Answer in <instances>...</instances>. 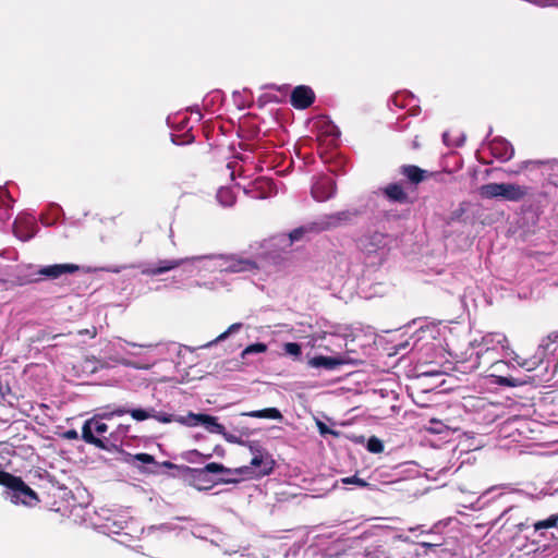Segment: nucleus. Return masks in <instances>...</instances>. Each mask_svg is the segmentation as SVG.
I'll use <instances>...</instances> for the list:
<instances>
[{
	"label": "nucleus",
	"mask_w": 558,
	"mask_h": 558,
	"mask_svg": "<svg viewBox=\"0 0 558 558\" xmlns=\"http://www.w3.org/2000/svg\"><path fill=\"white\" fill-rule=\"evenodd\" d=\"M250 448L253 453L250 464L235 469L233 473L248 478H258L269 475L276 464L271 454L264 449H255L253 446Z\"/></svg>",
	"instance_id": "4"
},
{
	"label": "nucleus",
	"mask_w": 558,
	"mask_h": 558,
	"mask_svg": "<svg viewBox=\"0 0 558 558\" xmlns=\"http://www.w3.org/2000/svg\"><path fill=\"white\" fill-rule=\"evenodd\" d=\"M78 270L75 264H54L40 268L38 274L46 278L57 279L64 274H73Z\"/></svg>",
	"instance_id": "14"
},
{
	"label": "nucleus",
	"mask_w": 558,
	"mask_h": 558,
	"mask_svg": "<svg viewBox=\"0 0 558 558\" xmlns=\"http://www.w3.org/2000/svg\"><path fill=\"white\" fill-rule=\"evenodd\" d=\"M527 187L515 183H487L478 189L482 198H502L509 202H519L527 195Z\"/></svg>",
	"instance_id": "5"
},
{
	"label": "nucleus",
	"mask_w": 558,
	"mask_h": 558,
	"mask_svg": "<svg viewBox=\"0 0 558 558\" xmlns=\"http://www.w3.org/2000/svg\"><path fill=\"white\" fill-rule=\"evenodd\" d=\"M192 480H193V486L197 489H204V488H209L210 486L207 485L208 484V481L206 477H204L203 480L201 481H195L194 478V474L192 475Z\"/></svg>",
	"instance_id": "39"
},
{
	"label": "nucleus",
	"mask_w": 558,
	"mask_h": 558,
	"mask_svg": "<svg viewBox=\"0 0 558 558\" xmlns=\"http://www.w3.org/2000/svg\"><path fill=\"white\" fill-rule=\"evenodd\" d=\"M328 333L322 332L317 335H313L308 337L307 345L312 349H324L326 351H331L329 347H324V342L327 341Z\"/></svg>",
	"instance_id": "23"
},
{
	"label": "nucleus",
	"mask_w": 558,
	"mask_h": 558,
	"mask_svg": "<svg viewBox=\"0 0 558 558\" xmlns=\"http://www.w3.org/2000/svg\"><path fill=\"white\" fill-rule=\"evenodd\" d=\"M135 460L144 463V464H151L154 463V457L148 454V453H137L135 457H134Z\"/></svg>",
	"instance_id": "37"
},
{
	"label": "nucleus",
	"mask_w": 558,
	"mask_h": 558,
	"mask_svg": "<svg viewBox=\"0 0 558 558\" xmlns=\"http://www.w3.org/2000/svg\"><path fill=\"white\" fill-rule=\"evenodd\" d=\"M241 327H242V324H240V323L232 324L225 332L219 335L214 341L209 342L206 347H209L213 343H217V342H220V341L227 339V337L229 335L239 331L241 329Z\"/></svg>",
	"instance_id": "32"
},
{
	"label": "nucleus",
	"mask_w": 558,
	"mask_h": 558,
	"mask_svg": "<svg viewBox=\"0 0 558 558\" xmlns=\"http://www.w3.org/2000/svg\"><path fill=\"white\" fill-rule=\"evenodd\" d=\"M108 430V425L97 418H90L86 421L82 428V437L88 442L96 445L99 448H104L102 441L95 437V434L102 435Z\"/></svg>",
	"instance_id": "8"
},
{
	"label": "nucleus",
	"mask_w": 558,
	"mask_h": 558,
	"mask_svg": "<svg viewBox=\"0 0 558 558\" xmlns=\"http://www.w3.org/2000/svg\"><path fill=\"white\" fill-rule=\"evenodd\" d=\"M203 262V258L199 256H192L179 259H163L159 260L156 266H149L142 270L144 275L148 276H157L172 269H175L182 265H189L191 270L199 269V263Z\"/></svg>",
	"instance_id": "7"
},
{
	"label": "nucleus",
	"mask_w": 558,
	"mask_h": 558,
	"mask_svg": "<svg viewBox=\"0 0 558 558\" xmlns=\"http://www.w3.org/2000/svg\"><path fill=\"white\" fill-rule=\"evenodd\" d=\"M335 182L330 177L319 178L312 186V195L318 202H324L335 194Z\"/></svg>",
	"instance_id": "11"
},
{
	"label": "nucleus",
	"mask_w": 558,
	"mask_h": 558,
	"mask_svg": "<svg viewBox=\"0 0 558 558\" xmlns=\"http://www.w3.org/2000/svg\"><path fill=\"white\" fill-rule=\"evenodd\" d=\"M130 411L129 410H125V409H122V408H119V409H116L113 412L111 413H106V414H102L101 417L102 418H110L111 416L113 415H117V416H121V415H124L126 413H129Z\"/></svg>",
	"instance_id": "40"
},
{
	"label": "nucleus",
	"mask_w": 558,
	"mask_h": 558,
	"mask_svg": "<svg viewBox=\"0 0 558 558\" xmlns=\"http://www.w3.org/2000/svg\"><path fill=\"white\" fill-rule=\"evenodd\" d=\"M14 234L22 241H27L34 236V220L33 218H19L13 226Z\"/></svg>",
	"instance_id": "17"
},
{
	"label": "nucleus",
	"mask_w": 558,
	"mask_h": 558,
	"mask_svg": "<svg viewBox=\"0 0 558 558\" xmlns=\"http://www.w3.org/2000/svg\"><path fill=\"white\" fill-rule=\"evenodd\" d=\"M78 333H80V335H83V333H85V335H89L92 338H94V337H96V333H97V332H96V329L94 328L93 330H88V329H86V330H81Z\"/></svg>",
	"instance_id": "43"
},
{
	"label": "nucleus",
	"mask_w": 558,
	"mask_h": 558,
	"mask_svg": "<svg viewBox=\"0 0 558 558\" xmlns=\"http://www.w3.org/2000/svg\"><path fill=\"white\" fill-rule=\"evenodd\" d=\"M0 484L7 486L10 489L8 492V498L13 504L32 506L37 501L35 492L29 488L20 477L0 471Z\"/></svg>",
	"instance_id": "6"
},
{
	"label": "nucleus",
	"mask_w": 558,
	"mask_h": 558,
	"mask_svg": "<svg viewBox=\"0 0 558 558\" xmlns=\"http://www.w3.org/2000/svg\"><path fill=\"white\" fill-rule=\"evenodd\" d=\"M319 427H320V432H322V433H325V427H324V425H323V424H319Z\"/></svg>",
	"instance_id": "46"
},
{
	"label": "nucleus",
	"mask_w": 558,
	"mask_h": 558,
	"mask_svg": "<svg viewBox=\"0 0 558 558\" xmlns=\"http://www.w3.org/2000/svg\"><path fill=\"white\" fill-rule=\"evenodd\" d=\"M199 269L221 272H244L256 269L255 262L236 255H202Z\"/></svg>",
	"instance_id": "2"
},
{
	"label": "nucleus",
	"mask_w": 558,
	"mask_h": 558,
	"mask_svg": "<svg viewBox=\"0 0 558 558\" xmlns=\"http://www.w3.org/2000/svg\"><path fill=\"white\" fill-rule=\"evenodd\" d=\"M367 450L373 453H380L384 450V445L377 437H371L367 441Z\"/></svg>",
	"instance_id": "34"
},
{
	"label": "nucleus",
	"mask_w": 558,
	"mask_h": 558,
	"mask_svg": "<svg viewBox=\"0 0 558 558\" xmlns=\"http://www.w3.org/2000/svg\"><path fill=\"white\" fill-rule=\"evenodd\" d=\"M472 345L477 349L476 361L473 368L480 365V359L486 357L487 362L497 361L498 357H511L518 366L527 372L534 371L541 364V356L538 352L531 360L520 359L509 347L508 339L505 335L499 332H490L485 335L480 342L474 340Z\"/></svg>",
	"instance_id": "1"
},
{
	"label": "nucleus",
	"mask_w": 558,
	"mask_h": 558,
	"mask_svg": "<svg viewBox=\"0 0 558 558\" xmlns=\"http://www.w3.org/2000/svg\"><path fill=\"white\" fill-rule=\"evenodd\" d=\"M442 140H444L446 145H448V146L450 145L449 142H448V134L447 133H444Z\"/></svg>",
	"instance_id": "45"
},
{
	"label": "nucleus",
	"mask_w": 558,
	"mask_h": 558,
	"mask_svg": "<svg viewBox=\"0 0 558 558\" xmlns=\"http://www.w3.org/2000/svg\"><path fill=\"white\" fill-rule=\"evenodd\" d=\"M129 414L136 421H145L154 416V410L134 409Z\"/></svg>",
	"instance_id": "29"
},
{
	"label": "nucleus",
	"mask_w": 558,
	"mask_h": 558,
	"mask_svg": "<svg viewBox=\"0 0 558 558\" xmlns=\"http://www.w3.org/2000/svg\"><path fill=\"white\" fill-rule=\"evenodd\" d=\"M315 99L313 89L305 85L296 86L291 93V105L296 109H306Z\"/></svg>",
	"instance_id": "10"
},
{
	"label": "nucleus",
	"mask_w": 558,
	"mask_h": 558,
	"mask_svg": "<svg viewBox=\"0 0 558 558\" xmlns=\"http://www.w3.org/2000/svg\"><path fill=\"white\" fill-rule=\"evenodd\" d=\"M303 234V229H296L292 231L288 236L282 235L279 239V242L283 245H291L294 241L299 240L301 235Z\"/></svg>",
	"instance_id": "33"
},
{
	"label": "nucleus",
	"mask_w": 558,
	"mask_h": 558,
	"mask_svg": "<svg viewBox=\"0 0 558 558\" xmlns=\"http://www.w3.org/2000/svg\"><path fill=\"white\" fill-rule=\"evenodd\" d=\"M400 172L411 183L418 184L426 178V171L414 165H407L400 168Z\"/></svg>",
	"instance_id": "19"
},
{
	"label": "nucleus",
	"mask_w": 558,
	"mask_h": 558,
	"mask_svg": "<svg viewBox=\"0 0 558 558\" xmlns=\"http://www.w3.org/2000/svg\"><path fill=\"white\" fill-rule=\"evenodd\" d=\"M416 530H417L416 527H411V529H410V531H411V532H414V531H416Z\"/></svg>",
	"instance_id": "50"
},
{
	"label": "nucleus",
	"mask_w": 558,
	"mask_h": 558,
	"mask_svg": "<svg viewBox=\"0 0 558 558\" xmlns=\"http://www.w3.org/2000/svg\"><path fill=\"white\" fill-rule=\"evenodd\" d=\"M345 362L347 360L344 356L339 354L332 356L316 355L308 359L307 365L312 368H325L331 371L345 364Z\"/></svg>",
	"instance_id": "13"
},
{
	"label": "nucleus",
	"mask_w": 558,
	"mask_h": 558,
	"mask_svg": "<svg viewBox=\"0 0 558 558\" xmlns=\"http://www.w3.org/2000/svg\"><path fill=\"white\" fill-rule=\"evenodd\" d=\"M356 215L355 211L343 210L336 214L327 215L320 218L318 222L319 230H327L331 228H337L345 225L351 221V219Z\"/></svg>",
	"instance_id": "12"
},
{
	"label": "nucleus",
	"mask_w": 558,
	"mask_h": 558,
	"mask_svg": "<svg viewBox=\"0 0 558 558\" xmlns=\"http://www.w3.org/2000/svg\"><path fill=\"white\" fill-rule=\"evenodd\" d=\"M556 347H558V333L550 336L545 344L539 345L538 348V354L541 356V361L543 360V356L545 354V351L547 350H556Z\"/></svg>",
	"instance_id": "27"
},
{
	"label": "nucleus",
	"mask_w": 558,
	"mask_h": 558,
	"mask_svg": "<svg viewBox=\"0 0 558 558\" xmlns=\"http://www.w3.org/2000/svg\"><path fill=\"white\" fill-rule=\"evenodd\" d=\"M0 202L7 207L10 205V196L7 190L2 186H0Z\"/></svg>",
	"instance_id": "41"
},
{
	"label": "nucleus",
	"mask_w": 558,
	"mask_h": 558,
	"mask_svg": "<svg viewBox=\"0 0 558 558\" xmlns=\"http://www.w3.org/2000/svg\"><path fill=\"white\" fill-rule=\"evenodd\" d=\"M208 473L220 474V473H231V471L229 469H227L226 466H223L221 463L211 462V463L206 464L202 469H195L194 470V478H195V481H201L204 477H206Z\"/></svg>",
	"instance_id": "20"
},
{
	"label": "nucleus",
	"mask_w": 558,
	"mask_h": 558,
	"mask_svg": "<svg viewBox=\"0 0 558 558\" xmlns=\"http://www.w3.org/2000/svg\"><path fill=\"white\" fill-rule=\"evenodd\" d=\"M130 355H132V356H138V354H137V353H130Z\"/></svg>",
	"instance_id": "49"
},
{
	"label": "nucleus",
	"mask_w": 558,
	"mask_h": 558,
	"mask_svg": "<svg viewBox=\"0 0 558 558\" xmlns=\"http://www.w3.org/2000/svg\"><path fill=\"white\" fill-rule=\"evenodd\" d=\"M153 418H155V420H157L158 422H161V423H170V422L177 420V418L173 417V415L166 414V413H159V414H155L154 413Z\"/></svg>",
	"instance_id": "38"
},
{
	"label": "nucleus",
	"mask_w": 558,
	"mask_h": 558,
	"mask_svg": "<svg viewBox=\"0 0 558 558\" xmlns=\"http://www.w3.org/2000/svg\"><path fill=\"white\" fill-rule=\"evenodd\" d=\"M404 543L409 544V537L397 535L393 538L392 546L390 548L389 555L385 556L384 558H396V556H400L404 554Z\"/></svg>",
	"instance_id": "22"
},
{
	"label": "nucleus",
	"mask_w": 558,
	"mask_h": 558,
	"mask_svg": "<svg viewBox=\"0 0 558 558\" xmlns=\"http://www.w3.org/2000/svg\"><path fill=\"white\" fill-rule=\"evenodd\" d=\"M497 383L501 386H507V387H515V386L520 385V383H518L514 378L502 377V376H499L497 378Z\"/></svg>",
	"instance_id": "36"
},
{
	"label": "nucleus",
	"mask_w": 558,
	"mask_h": 558,
	"mask_svg": "<svg viewBox=\"0 0 558 558\" xmlns=\"http://www.w3.org/2000/svg\"><path fill=\"white\" fill-rule=\"evenodd\" d=\"M341 482H342L343 484H354V485H357V486H360V487H365V486H367V485H368L364 480L360 478V477H359V476H356V475L349 476V477H343V478L341 480Z\"/></svg>",
	"instance_id": "35"
},
{
	"label": "nucleus",
	"mask_w": 558,
	"mask_h": 558,
	"mask_svg": "<svg viewBox=\"0 0 558 558\" xmlns=\"http://www.w3.org/2000/svg\"><path fill=\"white\" fill-rule=\"evenodd\" d=\"M254 185L257 190H264L265 187L269 189V192H262L257 197L265 198L271 195L272 182L267 179H258L254 182Z\"/></svg>",
	"instance_id": "30"
},
{
	"label": "nucleus",
	"mask_w": 558,
	"mask_h": 558,
	"mask_svg": "<svg viewBox=\"0 0 558 558\" xmlns=\"http://www.w3.org/2000/svg\"><path fill=\"white\" fill-rule=\"evenodd\" d=\"M490 151L496 158L502 161L511 159L514 154L512 145L504 138L493 141Z\"/></svg>",
	"instance_id": "16"
},
{
	"label": "nucleus",
	"mask_w": 558,
	"mask_h": 558,
	"mask_svg": "<svg viewBox=\"0 0 558 558\" xmlns=\"http://www.w3.org/2000/svg\"><path fill=\"white\" fill-rule=\"evenodd\" d=\"M267 351V345L265 343L258 342L247 345L241 353L242 359H245L248 354L255 353H264Z\"/></svg>",
	"instance_id": "28"
},
{
	"label": "nucleus",
	"mask_w": 558,
	"mask_h": 558,
	"mask_svg": "<svg viewBox=\"0 0 558 558\" xmlns=\"http://www.w3.org/2000/svg\"><path fill=\"white\" fill-rule=\"evenodd\" d=\"M242 415L256 417V418H269V420H282L281 412L276 408H267L263 410H255L250 412H244Z\"/></svg>",
	"instance_id": "21"
},
{
	"label": "nucleus",
	"mask_w": 558,
	"mask_h": 558,
	"mask_svg": "<svg viewBox=\"0 0 558 558\" xmlns=\"http://www.w3.org/2000/svg\"><path fill=\"white\" fill-rule=\"evenodd\" d=\"M438 553L447 554L446 549L440 548V544L437 542L423 541L415 544V548L411 554L413 557H428L435 558Z\"/></svg>",
	"instance_id": "15"
},
{
	"label": "nucleus",
	"mask_w": 558,
	"mask_h": 558,
	"mask_svg": "<svg viewBox=\"0 0 558 558\" xmlns=\"http://www.w3.org/2000/svg\"><path fill=\"white\" fill-rule=\"evenodd\" d=\"M558 523V513L551 514L546 520L537 521L533 524L535 531L543 530V529H549L556 526Z\"/></svg>",
	"instance_id": "26"
},
{
	"label": "nucleus",
	"mask_w": 558,
	"mask_h": 558,
	"mask_svg": "<svg viewBox=\"0 0 558 558\" xmlns=\"http://www.w3.org/2000/svg\"><path fill=\"white\" fill-rule=\"evenodd\" d=\"M338 338L335 336V335H328L327 337V340H328V343H324V347H329L331 349L330 352H333L335 349H333V340H337Z\"/></svg>",
	"instance_id": "42"
},
{
	"label": "nucleus",
	"mask_w": 558,
	"mask_h": 558,
	"mask_svg": "<svg viewBox=\"0 0 558 558\" xmlns=\"http://www.w3.org/2000/svg\"><path fill=\"white\" fill-rule=\"evenodd\" d=\"M284 353L293 356L294 359H299L301 356L302 350L301 345L296 342H287L283 344Z\"/></svg>",
	"instance_id": "31"
},
{
	"label": "nucleus",
	"mask_w": 558,
	"mask_h": 558,
	"mask_svg": "<svg viewBox=\"0 0 558 558\" xmlns=\"http://www.w3.org/2000/svg\"><path fill=\"white\" fill-rule=\"evenodd\" d=\"M199 418L201 425H203L209 433L221 435L228 442L241 444L240 438L226 432L223 425L218 423L217 417L205 414V416H199Z\"/></svg>",
	"instance_id": "9"
},
{
	"label": "nucleus",
	"mask_w": 558,
	"mask_h": 558,
	"mask_svg": "<svg viewBox=\"0 0 558 558\" xmlns=\"http://www.w3.org/2000/svg\"><path fill=\"white\" fill-rule=\"evenodd\" d=\"M383 193L391 202L405 203L408 201L407 193L398 183L388 184L383 189Z\"/></svg>",
	"instance_id": "18"
},
{
	"label": "nucleus",
	"mask_w": 558,
	"mask_h": 558,
	"mask_svg": "<svg viewBox=\"0 0 558 558\" xmlns=\"http://www.w3.org/2000/svg\"><path fill=\"white\" fill-rule=\"evenodd\" d=\"M219 203L223 206H231L234 203V194L229 187H221L217 193Z\"/></svg>",
	"instance_id": "24"
},
{
	"label": "nucleus",
	"mask_w": 558,
	"mask_h": 558,
	"mask_svg": "<svg viewBox=\"0 0 558 558\" xmlns=\"http://www.w3.org/2000/svg\"><path fill=\"white\" fill-rule=\"evenodd\" d=\"M199 416H205V414L189 413L187 416H180L175 421L187 426H197L201 425Z\"/></svg>",
	"instance_id": "25"
},
{
	"label": "nucleus",
	"mask_w": 558,
	"mask_h": 558,
	"mask_svg": "<svg viewBox=\"0 0 558 558\" xmlns=\"http://www.w3.org/2000/svg\"><path fill=\"white\" fill-rule=\"evenodd\" d=\"M191 453L199 456V452L197 450H194Z\"/></svg>",
	"instance_id": "48"
},
{
	"label": "nucleus",
	"mask_w": 558,
	"mask_h": 558,
	"mask_svg": "<svg viewBox=\"0 0 558 558\" xmlns=\"http://www.w3.org/2000/svg\"><path fill=\"white\" fill-rule=\"evenodd\" d=\"M421 534H430V531H421Z\"/></svg>",
	"instance_id": "47"
},
{
	"label": "nucleus",
	"mask_w": 558,
	"mask_h": 558,
	"mask_svg": "<svg viewBox=\"0 0 558 558\" xmlns=\"http://www.w3.org/2000/svg\"><path fill=\"white\" fill-rule=\"evenodd\" d=\"M124 344L131 345L133 348L140 347V348H151L153 344H137L133 342H126L121 339H118L117 341H111L106 345V354H107V363L110 365H123L126 367H132L135 369H149L154 364L155 361H146V362H138V361H132L129 357L124 355L125 348Z\"/></svg>",
	"instance_id": "3"
},
{
	"label": "nucleus",
	"mask_w": 558,
	"mask_h": 558,
	"mask_svg": "<svg viewBox=\"0 0 558 558\" xmlns=\"http://www.w3.org/2000/svg\"><path fill=\"white\" fill-rule=\"evenodd\" d=\"M65 437L69 439H75L77 438V433L75 430H68L65 433Z\"/></svg>",
	"instance_id": "44"
}]
</instances>
